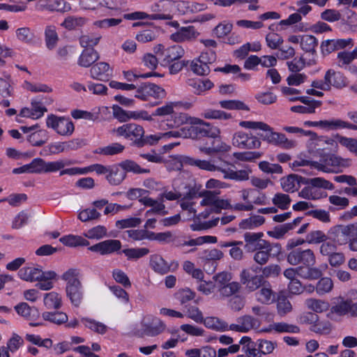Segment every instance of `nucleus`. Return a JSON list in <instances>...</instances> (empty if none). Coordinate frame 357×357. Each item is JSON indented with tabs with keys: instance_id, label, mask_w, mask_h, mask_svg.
<instances>
[{
	"instance_id": "17",
	"label": "nucleus",
	"mask_w": 357,
	"mask_h": 357,
	"mask_svg": "<svg viewBox=\"0 0 357 357\" xmlns=\"http://www.w3.org/2000/svg\"><path fill=\"white\" fill-rule=\"evenodd\" d=\"M113 69L107 62L100 61L93 64L90 69V76L94 79L106 82L112 77Z\"/></svg>"
},
{
	"instance_id": "7",
	"label": "nucleus",
	"mask_w": 357,
	"mask_h": 357,
	"mask_svg": "<svg viewBox=\"0 0 357 357\" xmlns=\"http://www.w3.org/2000/svg\"><path fill=\"white\" fill-rule=\"evenodd\" d=\"M310 165L311 167L324 172H333L341 164L340 159L333 154L321 153L319 161H303L297 165Z\"/></svg>"
},
{
	"instance_id": "2",
	"label": "nucleus",
	"mask_w": 357,
	"mask_h": 357,
	"mask_svg": "<svg viewBox=\"0 0 357 357\" xmlns=\"http://www.w3.org/2000/svg\"><path fill=\"white\" fill-rule=\"evenodd\" d=\"M183 162L190 166H195L202 170L208 172H220L223 174L225 179L234 180L236 181H247L249 179V174L251 172L249 169H241L234 171L231 169H225L220 166L216 165L210 160H198L193 158L185 156L183 159Z\"/></svg>"
},
{
	"instance_id": "8",
	"label": "nucleus",
	"mask_w": 357,
	"mask_h": 357,
	"mask_svg": "<svg viewBox=\"0 0 357 357\" xmlns=\"http://www.w3.org/2000/svg\"><path fill=\"white\" fill-rule=\"evenodd\" d=\"M46 125L62 136H70L75 130L74 124L69 118L57 116L54 114H50L47 117Z\"/></svg>"
},
{
	"instance_id": "21",
	"label": "nucleus",
	"mask_w": 357,
	"mask_h": 357,
	"mask_svg": "<svg viewBox=\"0 0 357 357\" xmlns=\"http://www.w3.org/2000/svg\"><path fill=\"white\" fill-rule=\"evenodd\" d=\"M220 135L216 138H213L211 146H200L199 151L208 155H211L218 153H226L230 151L231 146L220 139Z\"/></svg>"
},
{
	"instance_id": "45",
	"label": "nucleus",
	"mask_w": 357,
	"mask_h": 357,
	"mask_svg": "<svg viewBox=\"0 0 357 357\" xmlns=\"http://www.w3.org/2000/svg\"><path fill=\"white\" fill-rule=\"evenodd\" d=\"M318 45L317 39L311 35H305L301 39V47L306 52H315V49Z\"/></svg>"
},
{
	"instance_id": "33",
	"label": "nucleus",
	"mask_w": 357,
	"mask_h": 357,
	"mask_svg": "<svg viewBox=\"0 0 357 357\" xmlns=\"http://www.w3.org/2000/svg\"><path fill=\"white\" fill-rule=\"evenodd\" d=\"M150 265L155 272L161 274L167 273L170 269L169 266L164 259L158 255L151 257Z\"/></svg>"
},
{
	"instance_id": "11",
	"label": "nucleus",
	"mask_w": 357,
	"mask_h": 357,
	"mask_svg": "<svg viewBox=\"0 0 357 357\" xmlns=\"http://www.w3.org/2000/svg\"><path fill=\"white\" fill-rule=\"evenodd\" d=\"M219 192L215 191H206L203 193V199L201 201V205L203 206H209L211 212L220 213L222 209H229L231 205L227 199H220L218 196Z\"/></svg>"
},
{
	"instance_id": "62",
	"label": "nucleus",
	"mask_w": 357,
	"mask_h": 357,
	"mask_svg": "<svg viewBox=\"0 0 357 357\" xmlns=\"http://www.w3.org/2000/svg\"><path fill=\"white\" fill-rule=\"evenodd\" d=\"M277 310L280 316H284L291 311V304L287 297L284 296L278 297L277 301Z\"/></svg>"
},
{
	"instance_id": "4",
	"label": "nucleus",
	"mask_w": 357,
	"mask_h": 357,
	"mask_svg": "<svg viewBox=\"0 0 357 357\" xmlns=\"http://www.w3.org/2000/svg\"><path fill=\"white\" fill-rule=\"evenodd\" d=\"M80 271L77 268H70L61 276L66 282V295L75 307L80 305L83 299V287L79 280Z\"/></svg>"
},
{
	"instance_id": "1",
	"label": "nucleus",
	"mask_w": 357,
	"mask_h": 357,
	"mask_svg": "<svg viewBox=\"0 0 357 357\" xmlns=\"http://www.w3.org/2000/svg\"><path fill=\"white\" fill-rule=\"evenodd\" d=\"M239 125L248 129L265 131L266 133L264 135H260L262 139L283 149L289 150L294 149L297 146V142L295 140L289 139L283 133L274 132L271 127L264 122L243 121L239 123Z\"/></svg>"
},
{
	"instance_id": "36",
	"label": "nucleus",
	"mask_w": 357,
	"mask_h": 357,
	"mask_svg": "<svg viewBox=\"0 0 357 357\" xmlns=\"http://www.w3.org/2000/svg\"><path fill=\"white\" fill-rule=\"evenodd\" d=\"M123 78L128 82L135 84L139 78H148L152 76H162L157 73H140L137 70L123 71Z\"/></svg>"
},
{
	"instance_id": "52",
	"label": "nucleus",
	"mask_w": 357,
	"mask_h": 357,
	"mask_svg": "<svg viewBox=\"0 0 357 357\" xmlns=\"http://www.w3.org/2000/svg\"><path fill=\"white\" fill-rule=\"evenodd\" d=\"M222 108L249 111L250 108L243 102L237 100H221L219 102Z\"/></svg>"
},
{
	"instance_id": "9",
	"label": "nucleus",
	"mask_w": 357,
	"mask_h": 357,
	"mask_svg": "<svg viewBox=\"0 0 357 357\" xmlns=\"http://www.w3.org/2000/svg\"><path fill=\"white\" fill-rule=\"evenodd\" d=\"M117 136L124 137L132 141L133 144L137 147L142 145V138L144 135V130L142 126L135 123L124 124L116 129H114Z\"/></svg>"
},
{
	"instance_id": "58",
	"label": "nucleus",
	"mask_w": 357,
	"mask_h": 357,
	"mask_svg": "<svg viewBox=\"0 0 357 357\" xmlns=\"http://www.w3.org/2000/svg\"><path fill=\"white\" fill-rule=\"evenodd\" d=\"M223 257V252L218 249H211L210 250H204L202 254V258L206 261L207 264H215V261Z\"/></svg>"
},
{
	"instance_id": "25",
	"label": "nucleus",
	"mask_w": 357,
	"mask_h": 357,
	"mask_svg": "<svg viewBox=\"0 0 357 357\" xmlns=\"http://www.w3.org/2000/svg\"><path fill=\"white\" fill-rule=\"evenodd\" d=\"M123 18L129 20L149 19L151 20H172V15L170 14H153L148 15L144 12H134L132 13L125 14Z\"/></svg>"
},
{
	"instance_id": "15",
	"label": "nucleus",
	"mask_w": 357,
	"mask_h": 357,
	"mask_svg": "<svg viewBox=\"0 0 357 357\" xmlns=\"http://www.w3.org/2000/svg\"><path fill=\"white\" fill-rule=\"evenodd\" d=\"M142 326L144 334L150 337L160 335L166 328V325L162 320L153 316H147L143 321Z\"/></svg>"
},
{
	"instance_id": "6",
	"label": "nucleus",
	"mask_w": 357,
	"mask_h": 357,
	"mask_svg": "<svg viewBox=\"0 0 357 357\" xmlns=\"http://www.w3.org/2000/svg\"><path fill=\"white\" fill-rule=\"evenodd\" d=\"M154 52L158 56L162 66H167L171 63L180 59L185 54L183 48L177 45L167 48H165L162 45H158L154 48Z\"/></svg>"
},
{
	"instance_id": "43",
	"label": "nucleus",
	"mask_w": 357,
	"mask_h": 357,
	"mask_svg": "<svg viewBox=\"0 0 357 357\" xmlns=\"http://www.w3.org/2000/svg\"><path fill=\"white\" fill-rule=\"evenodd\" d=\"M149 250L146 248H127L122 250L127 257L128 260H137L149 253Z\"/></svg>"
},
{
	"instance_id": "16",
	"label": "nucleus",
	"mask_w": 357,
	"mask_h": 357,
	"mask_svg": "<svg viewBox=\"0 0 357 357\" xmlns=\"http://www.w3.org/2000/svg\"><path fill=\"white\" fill-rule=\"evenodd\" d=\"M168 3L176 8L178 13L181 15L196 13L204 10L206 8L204 3H199L188 1H174L172 0H169Z\"/></svg>"
},
{
	"instance_id": "26",
	"label": "nucleus",
	"mask_w": 357,
	"mask_h": 357,
	"mask_svg": "<svg viewBox=\"0 0 357 357\" xmlns=\"http://www.w3.org/2000/svg\"><path fill=\"white\" fill-rule=\"evenodd\" d=\"M298 276L306 280H317L322 275V271L313 266H300L296 267Z\"/></svg>"
},
{
	"instance_id": "60",
	"label": "nucleus",
	"mask_w": 357,
	"mask_h": 357,
	"mask_svg": "<svg viewBox=\"0 0 357 357\" xmlns=\"http://www.w3.org/2000/svg\"><path fill=\"white\" fill-rule=\"evenodd\" d=\"M259 168L266 174H278L283 172L282 167L278 164L270 163L268 161H261L259 163Z\"/></svg>"
},
{
	"instance_id": "54",
	"label": "nucleus",
	"mask_w": 357,
	"mask_h": 357,
	"mask_svg": "<svg viewBox=\"0 0 357 357\" xmlns=\"http://www.w3.org/2000/svg\"><path fill=\"white\" fill-rule=\"evenodd\" d=\"M332 329V325L328 320L324 321H317V322L311 326L310 331L316 333L321 335L329 334Z\"/></svg>"
},
{
	"instance_id": "20",
	"label": "nucleus",
	"mask_w": 357,
	"mask_h": 357,
	"mask_svg": "<svg viewBox=\"0 0 357 357\" xmlns=\"http://www.w3.org/2000/svg\"><path fill=\"white\" fill-rule=\"evenodd\" d=\"M352 43V39L326 40L321 43V49L324 54H329L331 52L343 49Z\"/></svg>"
},
{
	"instance_id": "5",
	"label": "nucleus",
	"mask_w": 357,
	"mask_h": 357,
	"mask_svg": "<svg viewBox=\"0 0 357 357\" xmlns=\"http://www.w3.org/2000/svg\"><path fill=\"white\" fill-rule=\"evenodd\" d=\"M262 243L263 245L257 250L253 256V260L261 266L267 264L271 258L278 257L282 252L280 243L269 241Z\"/></svg>"
},
{
	"instance_id": "64",
	"label": "nucleus",
	"mask_w": 357,
	"mask_h": 357,
	"mask_svg": "<svg viewBox=\"0 0 357 357\" xmlns=\"http://www.w3.org/2000/svg\"><path fill=\"white\" fill-rule=\"evenodd\" d=\"M257 300L262 303H268L275 298L273 291L269 287H264L256 294Z\"/></svg>"
},
{
	"instance_id": "12",
	"label": "nucleus",
	"mask_w": 357,
	"mask_h": 357,
	"mask_svg": "<svg viewBox=\"0 0 357 357\" xmlns=\"http://www.w3.org/2000/svg\"><path fill=\"white\" fill-rule=\"evenodd\" d=\"M165 89L160 86L151 82H144L141 84H137L135 97L146 100L149 97L162 98L165 96Z\"/></svg>"
},
{
	"instance_id": "39",
	"label": "nucleus",
	"mask_w": 357,
	"mask_h": 357,
	"mask_svg": "<svg viewBox=\"0 0 357 357\" xmlns=\"http://www.w3.org/2000/svg\"><path fill=\"white\" fill-rule=\"evenodd\" d=\"M265 218L261 215H252L249 218L243 220L239 223V227L243 229H252L263 225Z\"/></svg>"
},
{
	"instance_id": "14",
	"label": "nucleus",
	"mask_w": 357,
	"mask_h": 357,
	"mask_svg": "<svg viewBox=\"0 0 357 357\" xmlns=\"http://www.w3.org/2000/svg\"><path fill=\"white\" fill-rule=\"evenodd\" d=\"M121 248L122 244L119 240L108 239L91 245L89 248V250L101 255H109L116 252L118 253Z\"/></svg>"
},
{
	"instance_id": "49",
	"label": "nucleus",
	"mask_w": 357,
	"mask_h": 357,
	"mask_svg": "<svg viewBox=\"0 0 357 357\" xmlns=\"http://www.w3.org/2000/svg\"><path fill=\"white\" fill-rule=\"evenodd\" d=\"M291 201V198L288 195L280 192L276 193L272 199L273 204L281 210L289 208Z\"/></svg>"
},
{
	"instance_id": "44",
	"label": "nucleus",
	"mask_w": 357,
	"mask_h": 357,
	"mask_svg": "<svg viewBox=\"0 0 357 357\" xmlns=\"http://www.w3.org/2000/svg\"><path fill=\"white\" fill-rule=\"evenodd\" d=\"M81 321L86 328L91 329V331L98 334H105L107 331V326H105L101 322L96 321L94 319L82 318L81 319Z\"/></svg>"
},
{
	"instance_id": "41",
	"label": "nucleus",
	"mask_w": 357,
	"mask_h": 357,
	"mask_svg": "<svg viewBox=\"0 0 357 357\" xmlns=\"http://www.w3.org/2000/svg\"><path fill=\"white\" fill-rule=\"evenodd\" d=\"M241 288V284L238 282H229L226 285L219 287L218 291L222 297H230L236 296Z\"/></svg>"
},
{
	"instance_id": "30",
	"label": "nucleus",
	"mask_w": 357,
	"mask_h": 357,
	"mask_svg": "<svg viewBox=\"0 0 357 357\" xmlns=\"http://www.w3.org/2000/svg\"><path fill=\"white\" fill-rule=\"evenodd\" d=\"M332 240L338 245H345L349 241L345 225L335 227L331 231Z\"/></svg>"
},
{
	"instance_id": "3",
	"label": "nucleus",
	"mask_w": 357,
	"mask_h": 357,
	"mask_svg": "<svg viewBox=\"0 0 357 357\" xmlns=\"http://www.w3.org/2000/svg\"><path fill=\"white\" fill-rule=\"evenodd\" d=\"M186 121L185 138L201 139L202 137L216 138L220 134V130L216 126L204 120L183 115Z\"/></svg>"
},
{
	"instance_id": "40",
	"label": "nucleus",
	"mask_w": 357,
	"mask_h": 357,
	"mask_svg": "<svg viewBox=\"0 0 357 357\" xmlns=\"http://www.w3.org/2000/svg\"><path fill=\"white\" fill-rule=\"evenodd\" d=\"M100 39V34H82L79 38V42L80 45L85 49L93 48L99 43Z\"/></svg>"
},
{
	"instance_id": "55",
	"label": "nucleus",
	"mask_w": 357,
	"mask_h": 357,
	"mask_svg": "<svg viewBox=\"0 0 357 357\" xmlns=\"http://www.w3.org/2000/svg\"><path fill=\"white\" fill-rule=\"evenodd\" d=\"M202 116L206 119H229L231 115L224 111L212 109H205Z\"/></svg>"
},
{
	"instance_id": "29",
	"label": "nucleus",
	"mask_w": 357,
	"mask_h": 357,
	"mask_svg": "<svg viewBox=\"0 0 357 357\" xmlns=\"http://www.w3.org/2000/svg\"><path fill=\"white\" fill-rule=\"evenodd\" d=\"M41 274V269L33 266L23 267L18 272L19 277L26 281H37Z\"/></svg>"
},
{
	"instance_id": "56",
	"label": "nucleus",
	"mask_w": 357,
	"mask_h": 357,
	"mask_svg": "<svg viewBox=\"0 0 357 357\" xmlns=\"http://www.w3.org/2000/svg\"><path fill=\"white\" fill-rule=\"evenodd\" d=\"M321 104V101L312 100V103L309 106L296 105L291 107V111L300 114H313L315 109L319 107Z\"/></svg>"
},
{
	"instance_id": "31",
	"label": "nucleus",
	"mask_w": 357,
	"mask_h": 357,
	"mask_svg": "<svg viewBox=\"0 0 357 357\" xmlns=\"http://www.w3.org/2000/svg\"><path fill=\"white\" fill-rule=\"evenodd\" d=\"M119 166L123 171L126 172H132L134 174H148L149 169L141 167L136 162L132 160H125L119 164Z\"/></svg>"
},
{
	"instance_id": "10",
	"label": "nucleus",
	"mask_w": 357,
	"mask_h": 357,
	"mask_svg": "<svg viewBox=\"0 0 357 357\" xmlns=\"http://www.w3.org/2000/svg\"><path fill=\"white\" fill-rule=\"evenodd\" d=\"M287 261L294 266L303 264L306 266H314L316 257L310 249L303 250L301 248L292 250L287 257Z\"/></svg>"
},
{
	"instance_id": "24",
	"label": "nucleus",
	"mask_w": 357,
	"mask_h": 357,
	"mask_svg": "<svg viewBox=\"0 0 357 357\" xmlns=\"http://www.w3.org/2000/svg\"><path fill=\"white\" fill-rule=\"evenodd\" d=\"M187 85L192 88L193 93L197 95H201L202 93L211 89L213 84L209 79H200L190 78L186 81Z\"/></svg>"
},
{
	"instance_id": "18",
	"label": "nucleus",
	"mask_w": 357,
	"mask_h": 357,
	"mask_svg": "<svg viewBox=\"0 0 357 357\" xmlns=\"http://www.w3.org/2000/svg\"><path fill=\"white\" fill-rule=\"evenodd\" d=\"M260 322L257 319L250 315H245L238 318L237 324H231L229 328L232 331L246 333L252 329L259 328Z\"/></svg>"
},
{
	"instance_id": "63",
	"label": "nucleus",
	"mask_w": 357,
	"mask_h": 357,
	"mask_svg": "<svg viewBox=\"0 0 357 357\" xmlns=\"http://www.w3.org/2000/svg\"><path fill=\"white\" fill-rule=\"evenodd\" d=\"M351 301L347 300L342 301L336 305L332 306L331 310V312L335 313L338 315H344L348 312H350Z\"/></svg>"
},
{
	"instance_id": "34",
	"label": "nucleus",
	"mask_w": 357,
	"mask_h": 357,
	"mask_svg": "<svg viewBox=\"0 0 357 357\" xmlns=\"http://www.w3.org/2000/svg\"><path fill=\"white\" fill-rule=\"evenodd\" d=\"M305 303L309 310H311L316 313L326 312L330 307L329 303L327 301L317 298H308L305 300Z\"/></svg>"
},
{
	"instance_id": "59",
	"label": "nucleus",
	"mask_w": 357,
	"mask_h": 357,
	"mask_svg": "<svg viewBox=\"0 0 357 357\" xmlns=\"http://www.w3.org/2000/svg\"><path fill=\"white\" fill-rule=\"evenodd\" d=\"M107 229L105 226L98 225L87 231L84 236L90 239H100L107 236Z\"/></svg>"
},
{
	"instance_id": "50",
	"label": "nucleus",
	"mask_w": 357,
	"mask_h": 357,
	"mask_svg": "<svg viewBox=\"0 0 357 357\" xmlns=\"http://www.w3.org/2000/svg\"><path fill=\"white\" fill-rule=\"evenodd\" d=\"M17 38L26 44H31L35 39L34 33L29 27H22L16 30Z\"/></svg>"
},
{
	"instance_id": "48",
	"label": "nucleus",
	"mask_w": 357,
	"mask_h": 357,
	"mask_svg": "<svg viewBox=\"0 0 357 357\" xmlns=\"http://www.w3.org/2000/svg\"><path fill=\"white\" fill-rule=\"evenodd\" d=\"M333 288V280L328 277L321 278L316 284V292L319 295H324L332 291Z\"/></svg>"
},
{
	"instance_id": "28",
	"label": "nucleus",
	"mask_w": 357,
	"mask_h": 357,
	"mask_svg": "<svg viewBox=\"0 0 357 357\" xmlns=\"http://www.w3.org/2000/svg\"><path fill=\"white\" fill-rule=\"evenodd\" d=\"M119 167V166H111L108 174L106 175V179L111 185H118L121 184L126 177V173L121 170Z\"/></svg>"
},
{
	"instance_id": "23",
	"label": "nucleus",
	"mask_w": 357,
	"mask_h": 357,
	"mask_svg": "<svg viewBox=\"0 0 357 357\" xmlns=\"http://www.w3.org/2000/svg\"><path fill=\"white\" fill-rule=\"evenodd\" d=\"M325 79L327 80L330 89L331 86L342 89L347 86V78L340 72L329 69L325 74Z\"/></svg>"
},
{
	"instance_id": "35",
	"label": "nucleus",
	"mask_w": 357,
	"mask_h": 357,
	"mask_svg": "<svg viewBox=\"0 0 357 357\" xmlns=\"http://www.w3.org/2000/svg\"><path fill=\"white\" fill-rule=\"evenodd\" d=\"M125 146L120 143H112L104 147H99L94 151L95 153L103 155H114L122 153Z\"/></svg>"
},
{
	"instance_id": "47",
	"label": "nucleus",
	"mask_w": 357,
	"mask_h": 357,
	"mask_svg": "<svg viewBox=\"0 0 357 357\" xmlns=\"http://www.w3.org/2000/svg\"><path fill=\"white\" fill-rule=\"evenodd\" d=\"M45 43L48 49H54L59 40L56 29L54 26H48L45 31Z\"/></svg>"
},
{
	"instance_id": "53",
	"label": "nucleus",
	"mask_w": 357,
	"mask_h": 357,
	"mask_svg": "<svg viewBox=\"0 0 357 357\" xmlns=\"http://www.w3.org/2000/svg\"><path fill=\"white\" fill-rule=\"evenodd\" d=\"M100 213L93 208H87L82 210L78 214V219L82 222H89L98 220L100 218Z\"/></svg>"
},
{
	"instance_id": "46",
	"label": "nucleus",
	"mask_w": 357,
	"mask_h": 357,
	"mask_svg": "<svg viewBox=\"0 0 357 357\" xmlns=\"http://www.w3.org/2000/svg\"><path fill=\"white\" fill-rule=\"evenodd\" d=\"M86 20L82 17L69 16L62 22L61 26L68 30L75 29L85 24Z\"/></svg>"
},
{
	"instance_id": "61",
	"label": "nucleus",
	"mask_w": 357,
	"mask_h": 357,
	"mask_svg": "<svg viewBox=\"0 0 357 357\" xmlns=\"http://www.w3.org/2000/svg\"><path fill=\"white\" fill-rule=\"evenodd\" d=\"M273 330L278 333H298L300 331L299 328L293 324H289L284 322L273 323L272 324Z\"/></svg>"
},
{
	"instance_id": "42",
	"label": "nucleus",
	"mask_w": 357,
	"mask_h": 357,
	"mask_svg": "<svg viewBox=\"0 0 357 357\" xmlns=\"http://www.w3.org/2000/svg\"><path fill=\"white\" fill-rule=\"evenodd\" d=\"M44 304L48 309H59L61 307V297L54 291L46 294Z\"/></svg>"
},
{
	"instance_id": "22",
	"label": "nucleus",
	"mask_w": 357,
	"mask_h": 357,
	"mask_svg": "<svg viewBox=\"0 0 357 357\" xmlns=\"http://www.w3.org/2000/svg\"><path fill=\"white\" fill-rule=\"evenodd\" d=\"M100 59L99 53L93 48L84 49L78 58L77 64L83 68H89Z\"/></svg>"
},
{
	"instance_id": "27",
	"label": "nucleus",
	"mask_w": 357,
	"mask_h": 357,
	"mask_svg": "<svg viewBox=\"0 0 357 357\" xmlns=\"http://www.w3.org/2000/svg\"><path fill=\"white\" fill-rule=\"evenodd\" d=\"M18 314L28 320H36L39 317V312L36 307H30L26 303H20L15 307Z\"/></svg>"
},
{
	"instance_id": "32",
	"label": "nucleus",
	"mask_w": 357,
	"mask_h": 357,
	"mask_svg": "<svg viewBox=\"0 0 357 357\" xmlns=\"http://www.w3.org/2000/svg\"><path fill=\"white\" fill-rule=\"evenodd\" d=\"M217 242V238L212 236H199L195 239H190L189 241H178L176 243V246H195L199 245L204 243H215Z\"/></svg>"
},
{
	"instance_id": "13",
	"label": "nucleus",
	"mask_w": 357,
	"mask_h": 357,
	"mask_svg": "<svg viewBox=\"0 0 357 357\" xmlns=\"http://www.w3.org/2000/svg\"><path fill=\"white\" fill-rule=\"evenodd\" d=\"M232 144L238 149H252L260 147L261 142L256 136L239 131L234 133Z\"/></svg>"
},
{
	"instance_id": "19",
	"label": "nucleus",
	"mask_w": 357,
	"mask_h": 357,
	"mask_svg": "<svg viewBox=\"0 0 357 357\" xmlns=\"http://www.w3.org/2000/svg\"><path fill=\"white\" fill-rule=\"evenodd\" d=\"M199 36L195 27L189 26L181 27L177 32L170 36V39L176 43H183L185 41H192Z\"/></svg>"
},
{
	"instance_id": "57",
	"label": "nucleus",
	"mask_w": 357,
	"mask_h": 357,
	"mask_svg": "<svg viewBox=\"0 0 357 357\" xmlns=\"http://www.w3.org/2000/svg\"><path fill=\"white\" fill-rule=\"evenodd\" d=\"M190 68L194 73L200 76L207 75L211 71L209 66L199 62L198 58L191 61Z\"/></svg>"
},
{
	"instance_id": "37",
	"label": "nucleus",
	"mask_w": 357,
	"mask_h": 357,
	"mask_svg": "<svg viewBox=\"0 0 357 357\" xmlns=\"http://www.w3.org/2000/svg\"><path fill=\"white\" fill-rule=\"evenodd\" d=\"M59 241L63 245L70 247L78 245L86 246L89 245V241L80 236L67 235L61 237Z\"/></svg>"
},
{
	"instance_id": "38",
	"label": "nucleus",
	"mask_w": 357,
	"mask_h": 357,
	"mask_svg": "<svg viewBox=\"0 0 357 357\" xmlns=\"http://www.w3.org/2000/svg\"><path fill=\"white\" fill-rule=\"evenodd\" d=\"M43 318L45 321L60 325L68 321V316L62 312H45L42 314Z\"/></svg>"
},
{
	"instance_id": "51",
	"label": "nucleus",
	"mask_w": 357,
	"mask_h": 357,
	"mask_svg": "<svg viewBox=\"0 0 357 357\" xmlns=\"http://www.w3.org/2000/svg\"><path fill=\"white\" fill-rule=\"evenodd\" d=\"M195 293L191 291L190 289H181L178 290L174 294V298L177 300L181 305H185V304L194 299Z\"/></svg>"
}]
</instances>
